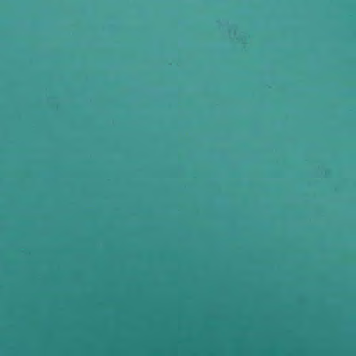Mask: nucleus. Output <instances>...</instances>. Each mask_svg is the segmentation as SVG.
<instances>
[{
	"label": "nucleus",
	"instance_id": "7ed1b4c3",
	"mask_svg": "<svg viewBox=\"0 0 356 356\" xmlns=\"http://www.w3.org/2000/svg\"><path fill=\"white\" fill-rule=\"evenodd\" d=\"M18 18H19V19L20 18V13H19Z\"/></svg>",
	"mask_w": 356,
	"mask_h": 356
},
{
	"label": "nucleus",
	"instance_id": "f257e3e1",
	"mask_svg": "<svg viewBox=\"0 0 356 356\" xmlns=\"http://www.w3.org/2000/svg\"><path fill=\"white\" fill-rule=\"evenodd\" d=\"M17 241V356H22V232Z\"/></svg>",
	"mask_w": 356,
	"mask_h": 356
},
{
	"label": "nucleus",
	"instance_id": "f03ea898",
	"mask_svg": "<svg viewBox=\"0 0 356 356\" xmlns=\"http://www.w3.org/2000/svg\"><path fill=\"white\" fill-rule=\"evenodd\" d=\"M18 3H19V7L20 6V0H19Z\"/></svg>",
	"mask_w": 356,
	"mask_h": 356
}]
</instances>
